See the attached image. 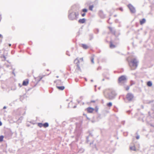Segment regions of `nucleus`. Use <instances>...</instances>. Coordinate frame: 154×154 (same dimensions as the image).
<instances>
[{
	"mask_svg": "<svg viewBox=\"0 0 154 154\" xmlns=\"http://www.w3.org/2000/svg\"><path fill=\"white\" fill-rule=\"evenodd\" d=\"M105 96L109 100H112L114 98L116 94L113 90L110 89H105L103 91Z\"/></svg>",
	"mask_w": 154,
	"mask_h": 154,
	"instance_id": "obj_1",
	"label": "nucleus"
},
{
	"mask_svg": "<svg viewBox=\"0 0 154 154\" xmlns=\"http://www.w3.org/2000/svg\"><path fill=\"white\" fill-rule=\"evenodd\" d=\"M137 63L136 59H134L131 61V64L130 65L132 70H134L136 68L137 66Z\"/></svg>",
	"mask_w": 154,
	"mask_h": 154,
	"instance_id": "obj_2",
	"label": "nucleus"
},
{
	"mask_svg": "<svg viewBox=\"0 0 154 154\" xmlns=\"http://www.w3.org/2000/svg\"><path fill=\"white\" fill-rule=\"evenodd\" d=\"M42 77L41 76H39L35 78V81L33 82H35L33 85L34 86H35L42 79Z\"/></svg>",
	"mask_w": 154,
	"mask_h": 154,
	"instance_id": "obj_3",
	"label": "nucleus"
},
{
	"mask_svg": "<svg viewBox=\"0 0 154 154\" xmlns=\"http://www.w3.org/2000/svg\"><path fill=\"white\" fill-rule=\"evenodd\" d=\"M126 80L125 77L124 75H122L119 78L118 82L119 83H122L125 82Z\"/></svg>",
	"mask_w": 154,
	"mask_h": 154,
	"instance_id": "obj_4",
	"label": "nucleus"
},
{
	"mask_svg": "<svg viewBox=\"0 0 154 154\" xmlns=\"http://www.w3.org/2000/svg\"><path fill=\"white\" fill-rule=\"evenodd\" d=\"M128 6L132 13H134L136 12L135 8L131 5L129 4Z\"/></svg>",
	"mask_w": 154,
	"mask_h": 154,
	"instance_id": "obj_5",
	"label": "nucleus"
},
{
	"mask_svg": "<svg viewBox=\"0 0 154 154\" xmlns=\"http://www.w3.org/2000/svg\"><path fill=\"white\" fill-rule=\"evenodd\" d=\"M127 99L129 101H131L133 98V95L131 93H128L126 96Z\"/></svg>",
	"mask_w": 154,
	"mask_h": 154,
	"instance_id": "obj_6",
	"label": "nucleus"
},
{
	"mask_svg": "<svg viewBox=\"0 0 154 154\" xmlns=\"http://www.w3.org/2000/svg\"><path fill=\"white\" fill-rule=\"evenodd\" d=\"M74 62L76 63V64L77 69L78 70L80 69L81 65L79 64V62L78 58H76L74 60Z\"/></svg>",
	"mask_w": 154,
	"mask_h": 154,
	"instance_id": "obj_7",
	"label": "nucleus"
},
{
	"mask_svg": "<svg viewBox=\"0 0 154 154\" xmlns=\"http://www.w3.org/2000/svg\"><path fill=\"white\" fill-rule=\"evenodd\" d=\"M86 110L88 113H92L94 111V109L91 107H88L86 109Z\"/></svg>",
	"mask_w": 154,
	"mask_h": 154,
	"instance_id": "obj_8",
	"label": "nucleus"
},
{
	"mask_svg": "<svg viewBox=\"0 0 154 154\" xmlns=\"http://www.w3.org/2000/svg\"><path fill=\"white\" fill-rule=\"evenodd\" d=\"M29 79H26L24 80L22 83V85L24 86H27L29 83Z\"/></svg>",
	"mask_w": 154,
	"mask_h": 154,
	"instance_id": "obj_9",
	"label": "nucleus"
},
{
	"mask_svg": "<svg viewBox=\"0 0 154 154\" xmlns=\"http://www.w3.org/2000/svg\"><path fill=\"white\" fill-rule=\"evenodd\" d=\"M81 46L85 49H87L88 48V46L86 44H82L81 45Z\"/></svg>",
	"mask_w": 154,
	"mask_h": 154,
	"instance_id": "obj_10",
	"label": "nucleus"
},
{
	"mask_svg": "<svg viewBox=\"0 0 154 154\" xmlns=\"http://www.w3.org/2000/svg\"><path fill=\"white\" fill-rule=\"evenodd\" d=\"M130 149L131 150L135 151L136 150V149L134 145L131 146H130Z\"/></svg>",
	"mask_w": 154,
	"mask_h": 154,
	"instance_id": "obj_11",
	"label": "nucleus"
},
{
	"mask_svg": "<svg viewBox=\"0 0 154 154\" xmlns=\"http://www.w3.org/2000/svg\"><path fill=\"white\" fill-rule=\"evenodd\" d=\"M57 88L60 90H63L64 89V86H57Z\"/></svg>",
	"mask_w": 154,
	"mask_h": 154,
	"instance_id": "obj_12",
	"label": "nucleus"
},
{
	"mask_svg": "<svg viewBox=\"0 0 154 154\" xmlns=\"http://www.w3.org/2000/svg\"><path fill=\"white\" fill-rule=\"evenodd\" d=\"M49 126V124L47 122L43 124V127L45 128H47Z\"/></svg>",
	"mask_w": 154,
	"mask_h": 154,
	"instance_id": "obj_13",
	"label": "nucleus"
},
{
	"mask_svg": "<svg viewBox=\"0 0 154 154\" xmlns=\"http://www.w3.org/2000/svg\"><path fill=\"white\" fill-rule=\"evenodd\" d=\"M115 47V45L113 44L112 42H110V47L111 48H113Z\"/></svg>",
	"mask_w": 154,
	"mask_h": 154,
	"instance_id": "obj_14",
	"label": "nucleus"
},
{
	"mask_svg": "<svg viewBox=\"0 0 154 154\" xmlns=\"http://www.w3.org/2000/svg\"><path fill=\"white\" fill-rule=\"evenodd\" d=\"M147 85L148 86H149V87H151L152 86V82L150 81H148L147 82Z\"/></svg>",
	"mask_w": 154,
	"mask_h": 154,
	"instance_id": "obj_15",
	"label": "nucleus"
},
{
	"mask_svg": "<svg viewBox=\"0 0 154 154\" xmlns=\"http://www.w3.org/2000/svg\"><path fill=\"white\" fill-rule=\"evenodd\" d=\"M94 8V6L93 5H90L89 7V10L92 11L93 10V8Z\"/></svg>",
	"mask_w": 154,
	"mask_h": 154,
	"instance_id": "obj_16",
	"label": "nucleus"
},
{
	"mask_svg": "<svg viewBox=\"0 0 154 154\" xmlns=\"http://www.w3.org/2000/svg\"><path fill=\"white\" fill-rule=\"evenodd\" d=\"M106 105L108 107H110L112 106V103L111 102H109L107 103Z\"/></svg>",
	"mask_w": 154,
	"mask_h": 154,
	"instance_id": "obj_17",
	"label": "nucleus"
},
{
	"mask_svg": "<svg viewBox=\"0 0 154 154\" xmlns=\"http://www.w3.org/2000/svg\"><path fill=\"white\" fill-rule=\"evenodd\" d=\"M38 125L39 127L41 128L42 127H43V124H42V123H38Z\"/></svg>",
	"mask_w": 154,
	"mask_h": 154,
	"instance_id": "obj_18",
	"label": "nucleus"
},
{
	"mask_svg": "<svg viewBox=\"0 0 154 154\" xmlns=\"http://www.w3.org/2000/svg\"><path fill=\"white\" fill-rule=\"evenodd\" d=\"M85 22V20H79V22L80 23H83Z\"/></svg>",
	"mask_w": 154,
	"mask_h": 154,
	"instance_id": "obj_19",
	"label": "nucleus"
},
{
	"mask_svg": "<svg viewBox=\"0 0 154 154\" xmlns=\"http://www.w3.org/2000/svg\"><path fill=\"white\" fill-rule=\"evenodd\" d=\"M145 22V20H142L140 21V24L142 25Z\"/></svg>",
	"mask_w": 154,
	"mask_h": 154,
	"instance_id": "obj_20",
	"label": "nucleus"
},
{
	"mask_svg": "<svg viewBox=\"0 0 154 154\" xmlns=\"http://www.w3.org/2000/svg\"><path fill=\"white\" fill-rule=\"evenodd\" d=\"M88 10L86 9H83L82 10V12H83L84 13H86L87 12Z\"/></svg>",
	"mask_w": 154,
	"mask_h": 154,
	"instance_id": "obj_21",
	"label": "nucleus"
},
{
	"mask_svg": "<svg viewBox=\"0 0 154 154\" xmlns=\"http://www.w3.org/2000/svg\"><path fill=\"white\" fill-rule=\"evenodd\" d=\"M3 138L4 136H0V142L3 141Z\"/></svg>",
	"mask_w": 154,
	"mask_h": 154,
	"instance_id": "obj_22",
	"label": "nucleus"
},
{
	"mask_svg": "<svg viewBox=\"0 0 154 154\" xmlns=\"http://www.w3.org/2000/svg\"><path fill=\"white\" fill-rule=\"evenodd\" d=\"M94 57H92L91 58V61L92 63H94Z\"/></svg>",
	"mask_w": 154,
	"mask_h": 154,
	"instance_id": "obj_23",
	"label": "nucleus"
},
{
	"mask_svg": "<svg viewBox=\"0 0 154 154\" xmlns=\"http://www.w3.org/2000/svg\"><path fill=\"white\" fill-rule=\"evenodd\" d=\"M74 14L75 15V17L77 18V17L79 15V13L78 12H76V13H74Z\"/></svg>",
	"mask_w": 154,
	"mask_h": 154,
	"instance_id": "obj_24",
	"label": "nucleus"
},
{
	"mask_svg": "<svg viewBox=\"0 0 154 154\" xmlns=\"http://www.w3.org/2000/svg\"><path fill=\"white\" fill-rule=\"evenodd\" d=\"M94 109V110L96 112H97L98 111V108L97 106H96Z\"/></svg>",
	"mask_w": 154,
	"mask_h": 154,
	"instance_id": "obj_25",
	"label": "nucleus"
},
{
	"mask_svg": "<svg viewBox=\"0 0 154 154\" xmlns=\"http://www.w3.org/2000/svg\"><path fill=\"white\" fill-rule=\"evenodd\" d=\"M129 86H127L125 87V89L126 91H128L129 89Z\"/></svg>",
	"mask_w": 154,
	"mask_h": 154,
	"instance_id": "obj_26",
	"label": "nucleus"
},
{
	"mask_svg": "<svg viewBox=\"0 0 154 154\" xmlns=\"http://www.w3.org/2000/svg\"><path fill=\"white\" fill-rule=\"evenodd\" d=\"M81 15L82 17H84L85 15V13H81Z\"/></svg>",
	"mask_w": 154,
	"mask_h": 154,
	"instance_id": "obj_27",
	"label": "nucleus"
},
{
	"mask_svg": "<svg viewBox=\"0 0 154 154\" xmlns=\"http://www.w3.org/2000/svg\"><path fill=\"white\" fill-rule=\"evenodd\" d=\"M109 29L111 32H112V29L111 27H109Z\"/></svg>",
	"mask_w": 154,
	"mask_h": 154,
	"instance_id": "obj_28",
	"label": "nucleus"
},
{
	"mask_svg": "<svg viewBox=\"0 0 154 154\" xmlns=\"http://www.w3.org/2000/svg\"><path fill=\"white\" fill-rule=\"evenodd\" d=\"M140 138L139 136H137L136 137V138L137 139H138Z\"/></svg>",
	"mask_w": 154,
	"mask_h": 154,
	"instance_id": "obj_29",
	"label": "nucleus"
},
{
	"mask_svg": "<svg viewBox=\"0 0 154 154\" xmlns=\"http://www.w3.org/2000/svg\"><path fill=\"white\" fill-rule=\"evenodd\" d=\"M96 102V101L95 100H91V103H95Z\"/></svg>",
	"mask_w": 154,
	"mask_h": 154,
	"instance_id": "obj_30",
	"label": "nucleus"
},
{
	"mask_svg": "<svg viewBox=\"0 0 154 154\" xmlns=\"http://www.w3.org/2000/svg\"><path fill=\"white\" fill-rule=\"evenodd\" d=\"M3 38V36L2 35L0 34V38Z\"/></svg>",
	"mask_w": 154,
	"mask_h": 154,
	"instance_id": "obj_31",
	"label": "nucleus"
},
{
	"mask_svg": "<svg viewBox=\"0 0 154 154\" xmlns=\"http://www.w3.org/2000/svg\"><path fill=\"white\" fill-rule=\"evenodd\" d=\"M119 9L121 11H123V9L122 8H120Z\"/></svg>",
	"mask_w": 154,
	"mask_h": 154,
	"instance_id": "obj_32",
	"label": "nucleus"
},
{
	"mask_svg": "<svg viewBox=\"0 0 154 154\" xmlns=\"http://www.w3.org/2000/svg\"><path fill=\"white\" fill-rule=\"evenodd\" d=\"M2 124L1 122L0 121V126H1L2 125Z\"/></svg>",
	"mask_w": 154,
	"mask_h": 154,
	"instance_id": "obj_33",
	"label": "nucleus"
},
{
	"mask_svg": "<svg viewBox=\"0 0 154 154\" xmlns=\"http://www.w3.org/2000/svg\"><path fill=\"white\" fill-rule=\"evenodd\" d=\"M6 108V106H5L4 107H3V109H5Z\"/></svg>",
	"mask_w": 154,
	"mask_h": 154,
	"instance_id": "obj_34",
	"label": "nucleus"
},
{
	"mask_svg": "<svg viewBox=\"0 0 154 154\" xmlns=\"http://www.w3.org/2000/svg\"><path fill=\"white\" fill-rule=\"evenodd\" d=\"M9 46H11V44H9Z\"/></svg>",
	"mask_w": 154,
	"mask_h": 154,
	"instance_id": "obj_35",
	"label": "nucleus"
}]
</instances>
